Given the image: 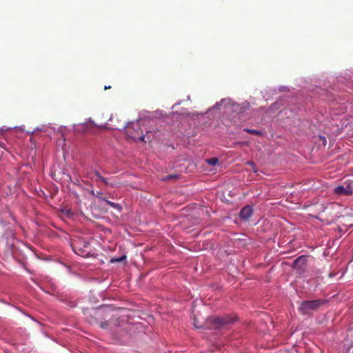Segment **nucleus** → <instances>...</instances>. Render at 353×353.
<instances>
[{
    "mask_svg": "<svg viewBox=\"0 0 353 353\" xmlns=\"http://www.w3.org/2000/svg\"><path fill=\"white\" fill-rule=\"evenodd\" d=\"M110 88H111V86H110V85H109V86H106V85H105V86L104 87V90H108V89H110Z\"/></svg>",
    "mask_w": 353,
    "mask_h": 353,
    "instance_id": "obj_22",
    "label": "nucleus"
},
{
    "mask_svg": "<svg viewBox=\"0 0 353 353\" xmlns=\"http://www.w3.org/2000/svg\"><path fill=\"white\" fill-rule=\"evenodd\" d=\"M249 163L253 167L252 169H253L254 172H256V170L254 169L255 165H254V163L252 162V163Z\"/></svg>",
    "mask_w": 353,
    "mask_h": 353,
    "instance_id": "obj_18",
    "label": "nucleus"
},
{
    "mask_svg": "<svg viewBox=\"0 0 353 353\" xmlns=\"http://www.w3.org/2000/svg\"><path fill=\"white\" fill-rule=\"evenodd\" d=\"M337 229L340 233H344L347 231V226L344 224H342L341 225H339L337 227Z\"/></svg>",
    "mask_w": 353,
    "mask_h": 353,
    "instance_id": "obj_12",
    "label": "nucleus"
},
{
    "mask_svg": "<svg viewBox=\"0 0 353 353\" xmlns=\"http://www.w3.org/2000/svg\"><path fill=\"white\" fill-rule=\"evenodd\" d=\"M110 120H111V121H112V122H114V117H112V118L110 119Z\"/></svg>",
    "mask_w": 353,
    "mask_h": 353,
    "instance_id": "obj_23",
    "label": "nucleus"
},
{
    "mask_svg": "<svg viewBox=\"0 0 353 353\" xmlns=\"http://www.w3.org/2000/svg\"><path fill=\"white\" fill-rule=\"evenodd\" d=\"M306 259L303 256H301L293 261V267L294 268L303 269L305 265Z\"/></svg>",
    "mask_w": 353,
    "mask_h": 353,
    "instance_id": "obj_7",
    "label": "nucleus"
},
{
    "mask_svg": "<svg viewBox=\"0 0 353 353\" xmlns=\"http://www.w3.org/2000/svg\"><path fill=\"white\" fill-rule=\"evenodd\" d=\"M96 176V181H100L103 176H102L97 170H94L93 172Z\"/></svg>",
    "mask_w": 353,
    "mask_h": 353,
    "instance_id": "obj_14",
    "label": "nucleus"
},
{
    "mask_svg": "<svg viewBox=\"0 0 353 353\" xmlns=\"http://www.w3.org/2000/svg\"><path fill=\"white\" fill-rule=\"evenodd\" d=\"M63 212H64L65 214H70V211L68 210H63Z\"/></svg>",
    "mask_w": 353,
    "mask_h": 353,
    "instance_id": "obj_19",
    "label": "nucleus"
},
{
    "mask_svg": "<svg viewBox=\"0 0 353 353\" xmlns=\"http://www.w3.org/2000/svg\"><path fill=\"white\" fill-rule=\"evenodd\" d=\"M101 195H102V193L101 192H97L96 194H95V196L97 198H99L101 199Z\"/></svg>",
    "mask_w": 353,
    "mask_h": 353,
    "instance_id": "obj_17",
    "label": "nucleus"
},
{
    "mask_svg": "<svg viewBox=\"0 0 353 353\" xmlns=\"http://www.w3.org/2000/svg\"><path fill=\"white\" fill-rule=\"evenodd\" d=\"M97 315L101 316L100 312L97 313Z\"/></svg>",
    "mask_w": 353,
    "mask_h": 353,
    "instance_id": "obj_25",
    "label": "nucleus"
},
{
    "mask_svg": "<svg viewBox=\"0 0 353 353\" xmlns=\"http://www.w3.org/2000/svg\"><path fill=\"white\" fill-rule=\"evenodd\" d=\"M107 201V203H108L110 205H111V206L114 207V208H117V209L121 210V206H120L119 204L115 203H113V202H111V201Z\"/></svg>",
    "mask_w": 353,
    "mask_h": 353,
    "instance_id": "obj_15",
    "label": "nucleus"
},
{
    "mask_svg": "<svg viewBox=\"0 0 353 353\" xmlns=\"http://www.w3.org/2000/svg\"><path fill=\"white\" fill-rule=\"evenodd\" d=\"M100 181H101V182H103V183L105 185H110V186H112V187H113V185H114L112 183H110L108 181L107 179H106V178H105V177H103Z\"/></svg>",
    "mask_w": 353,
    "mask_h": 353,
    "instance_id": "obj_16",
    "label": "nucleus"
},
{
    "mask_svg": "<svg viewBox=\"0 0 353 353\" xmlns=\"http://www.w3.org/2000/svg\"><path fill=\"white\" fill-rule=\"evenodd\" d=\"M243 130L247 132H248V133H250V134H254V135H256V136L262 135V132L260 130H252V129H249V128H245V129H243Z\"/></svg>",
    "mask_w": 353,
    "mask_h": 353,
    "instance_id": "obj_10",
    "label": "nucleus"
},
{
    "mask_svg": "<svg viewBox=\"0 0 353 353\" xmlns=\"http://www.w3.org/2000/svg\"><path fill=\"white\" fill-rule=\"evenodd\" d=\"M126 134L128 138L132 139L133 141H144V135L143 134V130L141 128L139 123H131L130 125H128V128L126 130Z\"/></svg>",
    "mask_w": 353,
    "mask_h": 353,
    "instance_id": "obj_3",
    "label": "nucleus"
},
{
    "mask_svg": "<svg viewBox=\"0 0 353 353\" xmlns=\"http://www.w3.org/2000/svg\"><path fill=\"white\" fill-rule=\"evenodd\" d=\"M334 275H335V274H330V275H329V276H330V277H332V276H334Z\"/></svg>",
    "mask_w": 353,
    "mask_h": 353,
    "instance_id": "obj_24",
    "label": "nucleus"
},
{
    "mask_svg": "<svg viewBox=\"0 0 353 353\" xmlns=\"http://www.w3.org/2000/svg\"><path fill=\"white\" fill-rule=\"evenodd\" d=\"M127 128H128V125H126V121H118V124L117 125H114V128L118 130H123V129H126L127 130Z\"/></svg>",
    "mask_w": 353,
    "mask_h": 353,
    "instance_id": "obj_9",
    "label": "nucleus"
},
{
    "mask_svg": "<svg viewBox=\"0 0 353 353\" xmlns=\"http://www.w3.org/2000/svg\"><path fill=\"white\" fill-rule=\"evenodd\" d=\"M73 251L82 257H88L92 254V249L88 240L82 238L74 239L71 243Z\"/></svg>",
    "mask_w": 353,
    "mask_h": 353,
    "instance_id": "obj_1",
    "label": "nucleus"
},
{
    "mask_svg": "<svg viewBox=\"0 0 353 353\" xmlns=\"http://www.w3.org/2000/svg\"><path fill=\"white\" fill-rule=\"evenodd\" d=\"M252 207L250 205H245L241 210L239 212V216L242 219L246 220L248 219L252 216Z\"/></svg>",
    "mask_w": 353,
    "mask_h": 353,
    "instance_id": "obj_5",
    "label": "nucleus"
},
{
    "mask_svg": "<svg viewBox=\"0 0 353 353\" xmlns=\"http://www.w3.org/2000/svg\"><path fill=\"white\" fill-rule=\"evenodd\" d=\"M334 192L339 195H350L353 193V183H348L345 187L339 185L334 188Z\"/></svg>",
    "mask_w": 353,
    "mask_h": 353,
    "instance_id": "obj_4",
    "label": "nucleus"
},
{
    "mask_svg": "<svg viewBox=\"0 0 353 353\" xmlns=\"http://www.w3.org/2000/svg\"><path fill=\"white\" fill-rule=\"evenodd\" d=\"M218 159L216 158H211L208 159L207 162L210 165H215L218 163Z\"/></svg>",
    "mask_w": 353,
    "mask_h": 353,
    "instance_id": "obj_11",
    "label": "nucleus"
},
{
    "mask_svg": "<svg viewBox=\"0 0 353 353\" xmlns=\"http://www.w3.org/2000/svg\"><path fill=\"white\" fill-rule=\"evenodd\" d=\"M90 194H91L92 195H93V196H95V194H96V193L94 192V190H91V191H90Z\"/></svg>",
    "mask_w": 353,
    "mask_h": 353,
    "instance_id": "obj_21",
    "label": "nucleus"
},
{
    "mask_svg": "<svg viewBox=\"0 0 353 353\" xmlns=\"http://www.w3.org/2000/svg\"><path fill=\"white\" fill-rule=\"evenodd\" d=\"M214 322L216 324H217L218 326L216 327H219V326H221L222 325L229 323L230 321L228 319H224L222 317H216L214 319Z\"/></svg>",
    "mask_w": 353,
    "mask_h": 353,
    "instance_id": "obj_8",
    "label": "nucleus"
},
{
    "mask_svg": "<svg viewBox=\"0 0 353 353\" xmlns=\"http://www.w3.org/2000/svg\"><path fill=\"white\" fill-rule=\"evenodd\" d=\"M326 302L325 300L321 299L305 301L301 303L299 310L302 314H307L310 311L318 310Z\"/></svg>",
    "mask_w": 353,
    "mask_h": 353,
    "instance_id": "obj_2",
    "label": "nucleus"
},
{
    "mask_svg": "<svg viewBox=\"0 0 353 353\" xmlns=\"http://www.w3.org/2000/svg\"><path fill=\"white\" fill-rule=\"evenodd\" d=\"M175 177H176V176H175V175H169V176H168V179H172V178H175Z\"/></svg>",
    "mask_w": 353,
    "mask_h": 353,
    "instance_id": "obj_20",
    "label": "nucleus"
},
{
    "mask_svg": "<svg viewBox=\"0 0 353 353\" xmlns=\"http://www.w3.org/2000/svg\"><path fill=\"white\" fill-rule=\"evenodd\" d=\"M118 320L119 318L112 317L110 321L100 322L99 326L103 329H107L109 327H112V325L119 326V325L117 323Z\"/></svg>",
    "mask_w": 353,
    "mask_h": 353,
    "instance_id": "obj_6",
    "label": "nucleus"
},
{
    "mask_svg": "<svg viewBox=\"0 0 353 353\" xmlns=\"http://www.w3.org/2000/svg\"><path fill=\"white\" fill-rule=\"evenodd\" d=\"M125 259V256H122L119 257V258L112 259L110 261H111L112 263L121 262V261H122L123 260H124Z\"/></svg>",
    "mask_w": 353,
    "mask_h": 353,
    "instance_id": "obj_13",
    "label": "nucleus"
}]
</instances>
